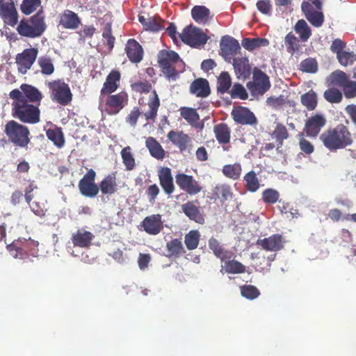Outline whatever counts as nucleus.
<instances>
[{"instance_id": "nucleus-49", "label": "nucleus", "mask_w": 356, "mask_h": 356, "mask_svg": "<svg viewBox=\"0 0 356 356\" xmlns=\"http://www.w3.org/2000/svg\"><path fill=\"white\" fill-rule=\"evenodd\" d=\"M289 136L286 127L281 124L277 123L275 129L272 133V137L278 143L279 147L283 145V141Z\"/></svg>"}, {"instance_id": "nucleus-16", "label": "nucleus", "mask_w": 356, "mask_h": 356, "mask_svg": "<svg viewBox=\"0 0 356 356\" xmlns=\"http://www.w3.org/2000/svg\"><path fill=\"white\" fill-rule=\"evenodd\" d=\"M220 47V54L226 60H230L241 50L238 40L229 35H225L221 38Z\"/></svg>"}, {"instance_id": "nucleus-35", "label": "nucleus", "mask_w": 356, "mask_h": 356, "mask_svg": "<svg viewBox=\"0 0 356 356\" xmlns=\"http://www.w3.org/2000/svg\"><path fill=\"white\" fill-rule=\"evenodd\" d=\"M213 132L220 144H227L231 138V130L225 123H220L213 127Z\"/></svg>"}, {"instance_id": "nucleus-55", "label": "nucleus", "mask_w": 356, "mask_h": 356, "mask_svg": "<svg viewBox=\"0 0 356 356\" xmlns=\"http://www.w3.org/2000/svg\"><path fill=\"white\" fill-rule=\"evenodd\" d=\"M232 98H239L245 100L248 97V92L243 86L239 83H235L229 92Z\"/></svg>"}, {"instance_id": "nucleus-14", "label": "nucleus", "mask_w": 356, "mask_h": 356, "mask_svg": "<svg viewBox=\"0 0 356 356\" xmlns=\"http://www.w3.org/2000/svg\"><path fill=\"white\" fill-rule=\"evenodd\" d=\"M231 115L234 121L241 125H256L258 122L255 115L247 107L234 106Z\"/></svg>"}, {"instance_id": "nucleus-23", "label": "nucleus", "mask_w": 356, "mask_h": 356, "mask_svg": "<svg viewBox=\"0 0 356 356\" xmlns=\"http://www.w3.org/2000/svg\"><path fill=\"white\" fill-rule=\"evenodd\" d=\"M159 184L165 193L170 195L175 191L173 177L170 168H161L158 172Z\"/></svg>"}, {"instance_id": "nucleus-54", "label": "nucleus", "mask_w": 356, "mask_h": 356, "mask_svg": "<svg viewBox=\"0 0 356 356\" xmlns=\"http://www.w3.org/2000/svg\"><path fill=\"white\" fill-rule=\"evenodd\" d=\"M41 6V0H23L20 8L25 15H30Z\"/></svg>"}, {"instance_id": "nucleus-53", "label": "nucleus", "mask_w": 356, "mask_h": 356, "mask_svg": "<svg viewBox=\"0 0 356 356\" xmlns=\"http://www.w3.org/2000/svg\"><path fill=\"white\" fill-rule=\"evenodd\" d=\"M262 200L265 204H273L279 202L280 193L273 188L265 189L261 194Z\"/></svg>"}, {"instance_id": "nucleus-3", "label": "nucleus", "mask_w": 356, "mask_h": 356, "mask_svg": "<svg viewBox=\"0 0 356 356\" xmlns=\"http://www.w3.org/2000/svg\"><path fill=\"white\" fill-rule=\"evenodd\" d=\"M157 62L161 72L168 81L177 80L184 70V61L172 50H161L157 55Z\"/></svg>"}, {"instance_id": "nucleus-51", "label": "nucleus", "mask_w": 356, "mask_h": 356, "mask_svg": "<svg viewBox=\"0 0 356 356\" xmlns=\"http://www.w3.org/2000/svg\"><path fill=\"white\" fill-rule=\"evenodd\" d=\"M350 80L346 73L341 70H336L331 74V82L334 86L343 88Z\"/></svg>"}, {"instance_id": "nucleus-10", "label": "nucleus", "mask_w": 356, "mask_h": 356, "mask_svg": "<svg viewBox=\"0 0 356 356\" xmlns=\"http://www.w3.org/2000/svg\"><path fill=\"white\" fill-rule=\"evenodd\" d=\"M96 172L93 169H89L79 180L78 188L80 193L86 197H96L99 192V185L95 183Z\"/></svg>"}, {"instance_id": "nucleus-39", "label": "nucleus", "mask_w": 356, "mask_h": 356, "mask_svg": "<svg viewBox=\"0 0 356 356\" xmlns=\"http://www.w3.org/2000/svg\"><path fill=\"white\" fill-rule=\"evenodd\" d=\"M232 86V78L227 72H222L217 79V91L223 95L229 92Z\"/></svg>"}, {"instance_id": "nucleus-15", "label": "nucleus", "mask_w": 356, "mask_h": 356, "mask_svg": "<svg viewBox=\"0 0 356 356\" xmlns=\"http://www.w3.org/2000/svg\"><path fill=\"white\" fill-rule=\"evenodd\" d=\"M179 187L191 195L199 193L202 191L200 183L193 176L185 173H178L175 176Z\"/></svg>"}, {"instance_id": "nucleus-48", "label": "nucleus", "mask_w": 356, "mask_h": 356, "mask_svg": "<svg viewBox=\"0 0 356 356\" xmlns=\"http://www.w3.org/2000/svg\"><path fill=\"white\" fill-rule=\"evenodd\" d=\"M200 238V232L197 230H191L185 235L184 243L188 250H193L198 246Z\"/></svg>"}, {"instance_id": "nucleus-28", "label": "nucleus", "mask_w": 356, "mask_h": 356, "mask_svg": "<svg viewBox=\"0 0 356 356\" xmlns=\"http://www.w3.org/2000/svg\"><path fill=\"white\" fill-rule=\"evenodd\" d=\"M116 172H112L105 176L99 184V188L102 194L112 195L117 191Z\"/></svg>"}, {"instance_id": "nucleus-37", "label": "nucleus", "mask_w": 356, "mask_h": 356, "mask_svg": "<svg viewBox=\"0 0 356 356\" xmlns=\"http://www.w3.org/2000/svg\"><path fill=\"white\" fill-rule=\"evenodd\" d=\"M269 40L266 38H243L241 41L242 46L248 51H252L261 47H267L269 44Z\"/></svg>"}, {"instance_id": "nucleus-8", "label": "nucleus", "mask_w": 356, "mask_h": 356, "mask_svg": "<svg viewBox=\"0 0 356 356\" xmlns=\"http://www.w3.org/2000/svg\"><path fill=\"white\" fill-rule=\"evenodd\" d=\"M247 87L253 95H262L270 87L269 77L263 71L255 67L252 72V81L247 83Z\"/></svg>"}, {"instance_id": "nucleus-62", "label": "nucleus", "mask_w": 356, "mask_h": 356, "mask_svg": "<svg viewBox=\"0 0 356 356\" xmlns=\"http://www.w3.org/2000/svg\"><path fill=\"white\" fill-rule=\"evenodd\" d=\"M133 90L140 93H147L152 90V84L147 81H137L131 84Z\"/></svg>"}, {"instance_id": "nucleus-60", "label": "nucleus", "mask_w": 356, "mask_h": 356, "mask_svg": "<svg viewBox=\"0 0 356 356\" xmlns=\"http://www.w3.org/2000/svg\"><path fill=\"white\" fill-rule=\"evenodd\" d=\"M16 241H19V246H21V254H22L23 257L24 256L29 255L31 253V250L33 247L37 246V243L35 241L29 239V240H16Z\"/></svg>"}, {"instance_id": "nucleus-47", "label": "nucleus", "mask_w": 356, "mask_h": 356, "mask_svg": "<svg viewBox=\"0 0 356 356\" xmlns=\"http://www.w3.org/2000/svg\"><path fill=\"white\" fill-rule=\"evenodd\" d=\"M243 179L245 182V188L248 191L254 193L259 188V181L254 171L251 170L246 173Z\"/></svg>"}, {"instance_id": "nucleus-52", "label": "nucleus", "mask_w": 356, "mask_h": 356, "mask_svg": "<svg viewBox=\"0 0 356 356\" xmlns=\"http://www.w3.org/2000/svg\"><path fill=\"white\" fill-rule=\"evenodd\" d=\"M325 100L332 104H338L343 99L342 93L335 88H330L326 90L323 93Z\"/></svg>"}, {"instance_id": "nucleus-24", "label": "nucleus", "mask_w": 356, "mask_h": 356, "mask_svg": "<svg viewBox=\"0 0 356 356\" xmlns=\"http://www.w3.org/2000/svg\"><path fill=\"white\" fill-rule=\"evenodd\" d=\"M233 67L238 78L246 79L250 77L252 67L247 57L234 58L233 59Z\"/></svg>"}, {"instance_id": "nucleus-43", "label": "nucleus", "mask_w": 356, "mask_h": 356, "mask_svg": "<svg viewBox=\"0 0 356 356\" xmlns=\"http://www.w3.org/2000/svg\"><path fill=\"white\" fill-rule=\"evenodd\" d=\"M222 172L226 177L237 180L241 177L242 167L239 163L228 164L223 166Z\"/></svg>"}, {"instance_id": "nucleus-21", "label": "nucleus", "mask_w": 356, "mask_h": 356, "mask_svg": "<svg viewBox=\"0 0 356 356\" xmlns=\"http://www.w3.org/2000/svg\"><path fill=\"white\" fill-rule=\"evenodd\" d=\"M167 137L175 146L178 147L181 152H185L192 146L191 138L182 131L172 130L168 132Z\"/></svg>"}, {"instance_id": "nucleus-20", "label": "nucleus", "mask_w": 356, "mask_h": 356, "mask_svg": "<svg viewBox=\"0 0 356 356\" xmlns=\"http://www.w3.org/2000/svg\"><path fill=\"white\" fill-rule=\"evenodd\" d=\"M120 72L118 70H113L106 78L100 91L99 99H103L104 95L115 92L120 86Z\"/></svg>"}, {"instance_id": "nucleus-2", "label": "nucleus", "mask_w": 356, "mask_h": 356, "mask_svg": "<svg viewBox=\"0 0 356 356\" xmlns=\"http://www.w3.org/2000/svg\"><path fill=\"white\" fill-rule=\"evenodd\" d=\"M323 145L330 152L344 149L353 143V137L349 128L343 124L325 130L320 136Z\"/></svg>"}, {"instance_id": "nucleus-26", "label": "nucleus", "mask_w": 356, "mask_h": 356, "mask_svg": "<svg viewBox=\"0 0 356 356\" xmlns=\"http://www.w3.org/2000/svg\"><path fill=\"white\" fill-rule=\"evenodd\" d=\"M95 235L85 229H79L72 236V242L74 247L88 248L92 245Z\"/></svg>"}, {"instance_id": "nucleus-63", "label": "nucleus", "mask_w": 356, "mask_h": 356, "mask_svg": "<svg viewBox=\"0 0 356 356\" xmlns=\"http://www.w3.org/2000/svg\"><path fill=\"white\" fill-rule=\"evenodd\" d=\"M19 241H14L12 243L6 246V249L14 258L22 259L23 256L21 254V246H19Z\"/></svg>"}, {"instance_id": "nucleus-25", "label": "nucleus", "mask_w": 356, "mask_h": 356, "mask_svg": "<svg viewBox=\"0 0 356 356\" xmlns=\"http://www.w3.org/2000/svg\"><path fill=\"white\" fill-rule=\"evenodd\" d=\"M127 57L131 63H138L143 58L142 46L134 39H129L125 47Z\"/></svg>"}, {"instance_id": "nucleus-59", "label": "nucleus", "mask_w": 356, "mask_h": 356, "mask_svg": "<svg viewBox=\"0 0 356 356\" xmlns=\"http://www.w3.org/2000/svg\"><path fill=\"white\" fill-rule=\"evenodd\" d=\"M299 146L302 152L306 154H311L314 151V145L304 137V133L298 134Z\"/></svg>"}, {"instance_id": "nucleus-38", "label": "nucleus", "mask_w": 356, "mask_h": 356, "mask_svg": "<svg viewBox=\"0 0 356 356\" xmlns=\"http://www.w3.org/2000/svg\"><path fill=\"white\" fill-rule=\"evenodd\" d=\"M38 65L40 68L42 74L50 76L55 72L53 59L47 55L40 56L38 59Z\"/></svg>"}, {"instance_id": "nucleus-40", "label": "nucleus", "mask_w": 356, "mask_h": 356, "mask_svg": "<svg viewBox=\"0 0 356 356\" xmlns=\"http://www.w3.org/2000/svg\"><path fill=\"white\" fill-rule=\"evenodd\" d=\"M284 41L286 51L291 55L299 51L301 49L299 39L292 32L286 34Z\"/></svg>"}, {"instance_id": "nucleus-11", "label": "nucleus", "mask_w": 356, "mask_h": 356, "mask_svg": "<svg viewBox=\"0 0 356 356\" xmlns=\"http://www.w3.org/2000/svg\"><path fill=\"white\" fill-rule=\"evenodd\" d=\"M38 53V49L29 48L16 55L15 63L19 72L25 74L31 69L37 58Z\"/></svg>"}, {"instance_id": "nucleus-61", "label": "nucleus", "mask_w": 356, "mask_h": 356, "mask_svg": "<svg viewBox=\"0 0 356 356\" xmlns=\"http://www.w3.org/2000/svg\"><path fill=\"white\" fill-rule=\"evenodd\" d=\"M102 36L106 40L109 49L111 50L114 47L115 38L112 35V27L110 23L106 24Z\"/></svg>"}, {"instance_id": "nucleus-46", "label": "nucleus", "mask_w": 356, "mask_h": 356, "mask_svg": "<svg viewBox=\"0 0 356 356\" xmlns=\"http://www.w3.org/2000/svg\"><path fill=\"white\" fill-rule=\"evenodd\" d=\"M294 30L304 42H307L312 35L311 29L304 19H300L296 22Z\"/></svg>"}, {"instance_id": "nucleus-36", "label": "nucleus", "mask_w": 356, "mask_h": 356, "mask_svg": "<svg viewBox=\"0 0 356 356\" xmlns=\"http://www.w3.org/2000/svg\"><path fill=\"white\" fill-rule=\"evenodd\" d=\"M153 96L148 102L149 111L144 113L147 120L155 121L159 108L160 106V100L156 90L152 91Z\"/></svg>"}, {"instance_id": "nucleus-27", "label": "nucleus", "mask_w": 356, "mask_h": 356, "mask_svg": "<svg viewBox=\"0 0 356 356\" xmlns=\"http://www.w3.org/2000/svg\"><path fill=\"white\" fill-rule=\"evenodd\" d=\"M190 92L197 97H207L211 93L209 81L203 78L193 81L190 86Z\"/></svg>"}, {"instance_id": "nucleus-34", "label": "nucleus", "mask_w": 356, "mask_h": 356, "mask_svg": "<svg viewBox=\"0 0 356 356\" xmlns=\"http://www.w3.org/2000/svg\"><path fill=\"white\" fill-rule=\"evenodd\" d=\"M232 254L229 252L228 257L225 261V264L222 266L227 273L229 274H241L246 271V267L240 261L232 259Z\"/></svg>"}, {"instance_id": "nucleus-12", "label": "nucleus", "mask_w": 356, "mask_h": 356, "mask_svg": "<svg viewBox=\"0 0 356 356\" xmlns=\"http://www.w3.org/2000/svg\"><path fill=\"white\" fill-rule=\"evenodd\" d=\"M285 243V238L280 234H274L268 237L259 238L256 241V245L261 249L275 252L282 250Z\"/></svg>"}, {"instance_id": "nucleus-44", "label": "nucleus", "mask_w": 356, "mask_h": 356, "mask_svg": "<svg viewBox=\"0 0 356 356\" xmlns=\"http://www.w3.org/2000/svg\"><path fill=\"white\" fill-rule=\"evenodd\" d=\"M122 163L127 170H133L136 167V160L130 146L124 147L120 152Z\"/></svg>"}, {"instance_id": "nucleus-7", "label": "nucleus", "mask_w": 356, "mask_h": 356, "mask_svg": "<svg viewBox=\"0 0 356 356\" xmlns=\"http://www.w3.org/2000/svg\"><path fill=\"white\" fill-rule=\"evenodd\" d=\"M179 37L184 43L193 48L204 46L209 38L201 29L193 25L185 27Z\"/></svg>"}, {"instance_id": "nucleus-29", "label": "nucleus", "mask_w": 356, "mask_h": 356, "mask_svg": "<svg viewBox=\"0 0 356 356\" xmlns=\"http://www.w3.org/2000/svg\"><path fill=\"white\" fill-rule=\"evenodd\" d=\"M59 23L65 29H76L81 24V19L73 11L65 10L60 15Z\"/></svg>"}, {"instance_id": "nucleus-5", "label": "nucleus", "mask_w": 356, "mask_h": 356, "mask_svg": "<svg viewBox=\"0 0 356 356\" xmlns=\"http://www.w3.org/2000/svg\"><path fill=\"white\" fill-rule=\"evenodd\" d=\"M3 131L8 142L16 147L26 148L31 142L29 129L14 120L6 123Z\"/></svg>"}, {"instance_id": "nucleus-4", "label": "nucleus", "mask_w": 356, "mask_h": 356, "mask_svg": "<svg viewBox=\"0 0 356 356\" xmlns=\"http://www.w3.org/2000/svg\"><path fill=\"white\" fill-rule=\"evenodd\" d=\"M47 28L42 8L29 18L22 19L17 26V33L23 37L35 38L40 37Z\"/></svg>"}, {"instance_id": "nucleus-9", "label": "nucleus", "mask_w": 356, "mask_h": 356, "mask_svg": "<svg viewBox=\"0 0 356 356\" xmlns=\"http://www.w3.org/2000/svg\"><path fill=\"white\" fill-rule=\"evenodd\" d=\"M99 106H105V111L110 115L117 114L122 110L128 101V95L125 92L115 95H106L103 99H99Z\"/></svg>"}, {"instance_id": "nucleus-33", "label": "nucleus", "mask_w": 356, "mask_h": 356, "mask_svg": "<svg viewBox=\"0 0 356 356\" xmlns=\"http://www.w3.org/2000/svg\"><path fill=\"white\" fill-rule=\"evenodd\" d=\"M145 146L148 149L150 155L158 159L162 160L165 158V152L161 145L153 137H148L145 141Z\"/></svg>"}, {"instance_id": "nucleus-42", "label": "nucleus", "mask_w": 356, "mask_h": 356, "mask_svg": "<svg viewBox=\"0 0 356 356\" xmlns=\"http://www.w3.org/2000/svg\"><path fill=\"white\" fill-rule=\"evenodd\" d=\"M300 100L302 104L309 111H314L318 104L317 95L313 90L302 95Z\"/></svg>"}, {"instance_id": "nucleus-32", "label": "nucleus", "mask_w": 356, "mask_h": 356, "mask_svg": "<svg viewBox=\"0 0 356 356\" xmlns=\"http://www.w3.org/2000/svg\"><path fill=\"white\" fill-rule=\"evenodd\" d=\"M46 136L58 148H63L65 143L64 134L62 128L55 126L46 130Z\"/></svg>"}, {"instance_id": "nucleus-19", "label": "nucleus", "mask_w": 356, "mask_h": 356, "mask_svg": "<svg viewBox=\"0 0 356 356\" xmlns=\"http://www.w3.org/2000/svg\"><path fill=\"white\" fill-rule=\"evenodd\" d=\"M143 230L149 235L159 234L163 228L161 215L152 214L145 217L141 222Z\"/></svg>"}, {"instance_id": "nucleus-58", "label": "nucleus", "mask_w": 356, "mask_h": 356, "mask_svg": "<svg viewBox=\"0 0 356 356\" xmlns=\"http://www.w3.org/2000/svg\"><path fill=\"white\" fill-rule=\"evenodd\" d=\"M337 59L343 66L352 65L356 61V54L345 51L337 56Z\"/></svg>"}, {"instance_id": "nucleus-17", "label": "nucleus", "mask_w": 356, "mask_h": 356, "mask_svg": "<svg viewBox=\"0 0 356 356\" xmlns=\"http://www.w3.org/2000/svg\"><path fill=\"white\" fill-rule=\"evenodd\" d=\"M0 17L3 22L15 26L18 22V13L13 1L0 0Z\"/></svg>"}, {"instance_id": "nucleus-1", "label": "nucleus", "mask_w": 356, "mask_h": 356, "mask_svg": "<svg viewBox=\"0 0 356 356\" xmlns=\"http://www.w3.org/2000/svg\"><path fill=\"white\" fill-rule=\"evenodd\" d=\"M11 115L20 122L35 124L40 121L39 106L43 99L42 92L35 86L22 83L19 89L9 92Z\"/></svg>"}, {"instance_id": "nucleus-56", "label": "nucleus", "mask_w": 356, "mask_h": 356, "mask_svg": "<svg viewBox=\"0 0 356 356\" xmlns=\"http://www.w3.org/2000/svg\"><path fill=\"white\" fill-rule=\"evenodd\" d=\"M240 290L242 296L249 300H254L260 295L259 289L253 285L241 286Z\"/></svg>"}, {"instance_id": "nucleus-50", "label": "nucleus", "mask_w": 356, "mask_h": 356, "mask_svg": "<svg viewBox=\"0 0 356 356\" xmlns=\"http://www.w3.org/2000/svg\"><path fill=\"white\" fill-rule=\"evenodd\" d=\"M168 256H179L183 253L184 248L181 241L179 238H174L166 244Z\"/></svg>"}, {"instance_id": "nucleus-64", "label": "nucleus", "mask_w": 356, "mask_h": 356, "mask_svg": "<svg viewBox=\"0 0 356 356\" xmlns=\"http://www.w3.org/2000/svg\"><path fill=\"white\" fill-rule=\"evenodd\" d=\"M346 98H354L356 97V81H350L342 88Z\"/></svg>"}, {"instance_id": "nucleus-30", "label": "nucleus", "mask_w": 356, "mask_h": 356, "mask_svg": "<svg viewBox=\"0 0 356 356\" xmlns=\"http://www.w3.org/2000/svg\"><path fill=\"white\" fill-rule=\"evenodd\" d=\"M191 17L193 20L200 24H206L211 19L210 10L204 6H195L191 9Z\"/></svg>"}, {"instance_id": "nucleus-57", "label": "nucleus", "mask_w": 356, "mask_h": 356, "mask_svg": "<svg viewBox=\"0 0 356 356\" xmlns=\"http://www.w3.org/2000/svg\"><path fill=\"white\" fill-rule=\"evenodd\" d=\"M300 67L302 72L315 73L318 70V64L315 59L308 58L300 63Z\"/></svg>"}, {"instance_id": "nucleus-6", "label": "nucleus", "mask_w": 356, "mask_h": 356, "mask_svg": "<svg viewBox=\"0 0 356 356\" xmlns=\"http://www.w3.org/2000/svg\"><path fill=\"white\" fill-rule=\"evenodd\" d=\"M46 84L50 90V97L53 102L64 106L70 104L73 95L67 83L62 79H57Z\"/></svg>"}, {"instance_id": "nucleus-22", "label": "nucleus", "mask_w": 356, "mask_h": 356, "mask_svg": "<svg viewBox=\"0 0 356 356\" xmlns=\"http://www.w3.org/2000/svg\"><path fill=\"white\" fill-rule=\"evenodd\" d=\"M301 8L305 17L309 23L314 27H321L324 23V15L322 12L316 10L312 4L304 1L302 3Z\"/></svg>"}, {"instance_id": "nucleus-13", "label": "nucleus", "mask_w": 356, "mask_h": 356, "mask_svg": "<svg viewBox=\"0 0 356 356\" xmlns=\"http://www.w3.org/2000/svg\"><path fill=\"white\" fill-rule=\"evenodd\" d=\"M326 123L327 119L324 115L316 113L306 120L303 131L307 136L316 138Z\"/></svg>"}, {"instance_id": "nucleus-31", "label": "nucleus", "mask_w": 356, "mask_h": 356, "mask_svg": "<svg viewBox=\"0 0 356 356\" xmlns=\"http://www.w3.org/2000/svg\"><path fill=\"white\" fill-rule=\"evenodd\" d=\"M181 116L192 127L202 128L203 124L200 121V115L195 108L190 107H181L179 109Z\"/></svg>"}, {"instance_id": "nucleus-45", "label": "nucleus", "mask_w": 356, "mask_h": 356, "mask_svg": "<svg viewBox=\"0 0 356 356\" xmlns=\"http://www.w3.org/2000/svg\"><path fill=\"white\" fill-rule=\"evenodd\" d=\"M209 247L213 251V254L221 261H225L228 257L229 252L225 250L216 238L211 237L209 240Z\"/></svg>"}, {"instance_id": "nucleus-18", "label": "nucleus", "mask_w": 356, "mask_h": 356, "mask_svg": "<svg viewBox=\"0 0 356 356\" xmlns=\"http://www.w3.org/2000/svg\"><path fill=\"white\" fill-rule=\"evenodd\" d=\"M182 212L191 220L203 225L205 222L204 216L201 211L200 202L197 200L188 201L181 205Z\"/></svg>"}, {"instance_id": "nucleus-41", "label": "nucleus", "mask_w": 356, "mask_h": 356, "mask_svg": "<svg viewBox=\"0 0 356 356\" xmlns=\"http://www.w3.org/2000/svg\"><path fill=\"white\" fill-rule=\"evenodd\" d=\"M213 195L216 198L220 199L222 202H224L229 199H232L233 197L231 186L225 184L217 185L213 188Z\"/></svg>"}]
</instances>
